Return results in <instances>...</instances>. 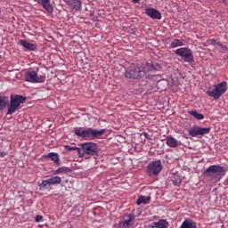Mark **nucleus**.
Instances as JSON below:
<instances>
[{"label":"nucleus","instance_id":"nucleus-1","mask_svg":"<svg viewBox=\"0 0 228 228\" xmlns=\"http://www.w3.org/2000/svg\"><path fill=\"white\" fill-rule=\"evenodd\" d=\"M74 133L78 138H84V140H95L106 133L105 129H94L92 127L84 129L83 127H75Z\"/></svg>","mask_w":228,"mask_h":228},{"label":"nucleus","instance_id":"nucleus-2","mask_svg":"<svg viewBox=\"0 0 228 228\" xmlns=\"http://www.w3.org/2000/svg\"><path fill=\"white\" fill-rule=\"evenodd\" d=\"M225 174H227V170L220 165H212L203 172V175L212 181H220Z\"/></svg>","mask_w":228,"mask_h":228},{"label":"nucleus","instance_id":"nucleus-3","mask_svg":"<svg viewBox=\"0 0 228 228\" xmlns=\"http://www.w3.org/2000/svg\"><path fill=\"white\" fill-rule=\"evenodd\" d=\"M124 74L127 79H142L145 76V70L140 65L132 63L126 68Z\"/></svg>","mask_w":228,"mask_h":228},{"label":"nucleus","instance_id":"nucleus-4","mask_svg":"<svg viewBox=\"0 0 228 228\" xmlns=\"http://www.w3.org/2000/svg\"><path fill=\"white\" fill-rule=\"evenodd\" d=\"M225 92H227V82L223 81L214 86V87H209L207 91V94L208 97H212V99L217 101V99H220Z\"/></svg>","mask_w":228,"mask_h":228},{"label":"nucleus","instance_id":"nucleus-5","mask_svg":"<svg viewBox=\"0 0 228 228\" xmlns=\"http://www.w3.org/2000/svg\"><path fill=\"white\" fill-rule=\"evenodd\" d=\"M26 102V97L19 94H12L11 95V101H10V106L7 110V115H13L17 110H19V107L20 104Z\"/></svg>","mask_w":228,"mask_h":228},{"label":"nucleus","instance_id":"nucleus-6","mask_svg":"<svg viewBox=\"0 0 228 228\" xmlns=\"http://www.w3.org/2000/svg\"><path fill=\"white\" fill-rule=\"evenodd\" d=\"M175 54L180 56L183 61L186 63H193L195 58L193 57V52L188 47H182L175 50Z\"/></svg>","mask_w":228,"mask_h":228},{"label":"nucleus","instance_id":"nucleus-7","mask_svg":"<svg viewBox=\"0 0 228 228\" xmlns=\"http://www.w3.org/2000/svg\"><path fill=\"white\" fill-rule=\"evenodd\" d=\"M81 153L86 156H97L99 154V149L95 142H84L80 145Z\"/></svg>","mask_w":228,"mask_h":228},{"label":"nucleus","instance_id":"nucleus-8","mask_svg":"<svg viewBox=\"0 0 228 228\" xmlns=\"http://www.w3.org/2000/svg\"><path fill=\"white\" fill-rule=\"evenodd\" d=\"M161 170H163L161 159L153 160L147 166V172L151 177H156V175H159Z\"/></svg>","mask_w":228,"mask_h":228},{"label":"nucleus","instance_id":"nucleus-9","mask_svg":"<svg viewBox=\"0 0 228 228\" xmlns=\"http://www.w3.org/2000/svg\"><path fill=\"white\" fill-rule=\"evenodd\" d=\"M189 136L192 138H196V136H204L206 134H209L211 133V127H201L199 126H194L188 130Z\"/></svg>","mask_w":228,"mask_h":228},{"label":"nucleus","instance_id":"nucleus-10","mask_svg":"<svg viewBox=\"0 0 228 228\" xmlns=\"http://www.w3.org/2000/svg\"><path fill=\"white\" fill-rule=\"evenodd\" d=\"M25 79L28 83H44L45 81V76H38L37 71H28L25 74Z\"/></svg>","mask_w":228,"mask_h":228},{"label":"nucleus","instance_id":"nucleus-11","mask_svg":"<svg viewBox=\"0 0 228 228\" xmlns=\"http://www.w3.org/2000/svg\"><path fill=\"white\" fill-rule=\"evenodd\" d=\"M144 13L151 19H155L156 20H161V12L152 7H148L145 9Z\"/></svg>","mask_w":228,"mask_h":228},{"label":"nucleus","instance_id":"nucleus-12","mask_svg":"<svg viewBox=\"0 0 228 228\" xmlns=\"http://www.w3.org/2000/svg\"><path fill=\"white\" fill-rule=\"evenodd\" d=\"M165 141L167 147H170V149H177V147L181 146V141H177V139L172 135H167Z\"/></svg>","mask_w":228,"mask_h":228},{"label":"nucleus","instance_id":"nucleus-13","mask_svg":"<svg viewBox=\"0 0 228 228\" xmlns=\"http://www.w3.org/2000/svg\"><path fill=\"white\" fill-rule=\"evenodd\" d=\"M145 69H147L150 72H158L161 70V64L154 61L146 62Z\"/></svg>","mask_w":228,"mask_h":228},{"label":"nucleus","instance_id":"nucleus-14","mask_svg":"<svg viewBox=\"0 0 228 228\" xmlns=\"http://www.w3.org/2000/svg\"><path fill=\"white\" fill-rule=\"evenodd\" d=\"M68 6L72 7L73 10H76L77 12H79L81 10V1L80 0H63Z\"/></svg>","mask_w":228,"mask_h":228},{"label":"nucleus","instance_id":"nucleus-15","mask_svg":"<svg viewBox=\"0 0 228 228\" xmlns=\"http://www.w3.org/2000/svg\"><path fill=\"white\" fill-rule=\"evenodd\" d=\"M171 181L174 186H181V183H183V177L178 172L173 173L171 175Z\"/></svg>","mask_w":228,"mask_h":228},{"label":"nucleus","instance_id":"nucleus-16","mask_svg":"<svg viewBox=\"0 0 228 228\" xmlns=\"http://www.w3.org/2000/svg\"><path fill=\"white\" fill-rule=\"evenodd\" d=\"M41 5L48 13H53L54 12V8L51 5V0H39Z\"/></svg>","mask_w":228,"mask_h":228},{"label":"nucleus","instance_id":"nucleus-17","mask_svg":"<svg viewBox=\"0 0 228 228\" xmlns=\"http://www.w3.org/2000/svg\"><path fill=\"white\" fill-rule=\"evenodd\" d=\"M20 44L27 49L28 51H36L37 50V45L30 43L27 40H20Z\"/></svg>","mask_w":228,"mask_h":228},{"label":"nucleus","instance_id":"nucleus-18","mask_svg":"<svg viewBox=\"0 0 228 228\" xmlns=\"http://www.w3.org/2000/svg\"><path fill=\"white\" fill-rule=\"evenodd\" d=\"M45 158H50L55 165H61L60 163V155L56 152H50L44 156Z\"/></svg>","mask_w":228,"mask_h":228},{"label":"nucleus","instance_id":"nucleus-19","mask_svg":"<svg viewBox=\"0 0 228 228\" xmlns=\"http://www.w3.org/2000/svg\"><path fill=\"white\" fill-rule=\"evenodd\" d=\"M10 104L8 96L0 95V111H3Z\"/></svg>","mask_w":228,"mask_h":228},{"label":"nucleus","instance_id":"nucleus-20","mask_svg":"<svg viewBox=\"0 0 228 228\" xmlns=\"http://www.w3.org/2000/svg\"><path fill=\"white\" fill-rule=\"evenodd\" d=\"M134 220V215L133 214H128L127 215V219H125L124 221L121 222L120 225H122L124 228L129 227L131 225V223Z\"/></svg>","mask_w":228,"mask_h":228},{"label":"nucleus","instance_id":"nucleus-21","mask_svg":"<svg viewBox=\"0 0 228 228\" xmlns=\"http://www.w3.org/2000/svg\"><path fill=\"white\" fill-rule=\"evenodd\" d=\"M180 228H197V223L191 219L185 220Z\"/></svg>","mask_w":228,"mask_h":228},{"label":"nucleus","instance_id":"nucleus-22","mask_svg":"<svg viewBox=\"0 0 228 228\" xmlns=\"http://www.w3.org/2000/svg\"><path fill=\"white\" fill-rule=\"evenodd\" d=\"M64 149L65 151H68V152H70V151H77L78 153V158H84V153L81 152V148L79 147H72L70 145H65Z\"/></svg>","mask_w":228,"mask_h":228},{"label":"nucleus","instance_id":"nucleus-23","mask_svg":"<svg viewBox=\"0 0 228 228\" xmlns=\"http://www.w3.org/2000/svg\"><path fill=\"white\" fill-rule=\"evenodd\" d=\"M149 202H151V196H140L136 200L137 206H140L141 204H149Z\"/></svg>","mask_w":228,"mask_h":228},{"label":"nucleus","instance_id":"nucleus-24","mask_svg":"<svg viewBox=\"0 0 228 228\" xmlns=\"http://www.w3.org/2000/svg\"><path fill=\"white\" fill-rule=\"evenodd\" d=\"M188 113L197 120H204V114L199 113L197 110H189Z\"/></svg>","mask_w":228,"mask_h":228},{"label":"nucleus","instance_id":"nucleus-25","mask_svg":"<svg viewBox=\"0 0 228 228\" xmlns=\"http://www.w3.org/2000/svg\"><path fill=\"white\" fill-rule=\"evenodd\" d=\"M48 179L50 181L51 186H56L61 183V177H60V176H52Z\"/></svg>","mask_w":228,"mask_h":228},{"label":"nucleus","instance_id":"nucleus-26","mask_svg":"<svg viewBox=\"0 0 228 228\" xmlns=\"http://www.w3.org/2000/svg\"><path fill=\"white\" fill-rule=\"evenodd\" d=\"M182 45H184V44L183 43V40L174 39L170 44V48L175 49V47H182Z\"/></svg>","mask_w":228,"mask_h":228},{"label":"nucleus","instance_id":"nucleus-27","mask_svg":"<svg viewBox=\"0 0 228 228\" xmlns=\"http://www.w3.org/2000/svg\"><path fill=\"white\" fill-rule=\"evenodd\" d=\"M69 172H72L70 167H59L54 171V174H69Z\"/></svg>","mask_w":228,"mask_h":228},{"label":"nucleus","instance_id":"nucleus-28","mask_svg":"<svg viewBox=\"0 0 228 228\" xmlns=\"http://www.w3.org/2000/svg\"><path fill=\"white\" fill-rule=\"evenodd\" d=\"M49 186H51V182L49 178L46 180H43L42 183L39 184L40 190H47Z\"/></svg>","mask_w":228,"mask_h":228},{"label":"nucleus","instance_id":"nucleus-29","mask_svg":"<svg viewBox=\"0 0 228 228\" xmlns=\"http://www.w3.org/2000/svg\"><path fill=\"white\" fill-rule=\"evenodd\" d=\"M207 43L208 44V45H219V47H223L224 45H222V43L220 42H216V39H208Z\"/></svg>","mask_w":228,"mask_h":228},{"label":"nucleus","instance_id":"nucleus-30","mask_svg":"<svg viewBox=\"0 0 228 228\" xmlns=\"http://www.w3.org/2000/svg\"><path fill=\"white\" fill-rule=\"evenodd\" d=\"M44 219V216H40V215H37L36 217H35V222L38 223V222H42V220Z\"/></svg>","mask_w":228,"mask_h":228},{"label":"nucleus","instance_id":"nucleus-31","mask_svg":"<svg viewBox=\"0 0 228 228\" xmlns=\"http://www.w3.org/2000/svg\"><path fill=\"white\" fill-rule=\"evenodd\" d=\"M143 136L146 138V140H152V137H151V134H149L147 132L143 133Z\"/></svg>","mask_w":228,"mask_h":228},{"label":"nucleus","instance_id":"nucleus-32","mask_svg":"<svg viewBox=\"0 0 228 228\" xmlns=\"http://www.w3.org/2000/svg\"><path fill=\"white\" fill-rule=\"evenodd\" d=\"M8 155L6 151H0V158H5Z\"/></svg>","mask_w":228,"mask_h":228},{"label":"nucleus","instance_id":"nucleus-33","mask_svg":"<svg viewBox=\"0 0 228 228\" xmlns=\"http://www.w3.org/2000/svg\"><path fill=\"white\" fill-rule=\"evenodd\" d=\"M160 85H163V80H159V81L157 83L158 87H159Z\"/></svg>","mask_w":228,"mask_h":228},{"label":"nucleus","instance_id":"nucleus-34","mask_svg":"<svg viewBox=\"0 0 228 228\" xmlns=\"http://www.w3.org/2000/svg\"><path fill=\"white\" fill-rule=\"evenodd\" d=\"M132 2H134V4H138L140 3V0H132Z\"/></svg>","mask_w":228,"mask_h":228}]
</instances>
